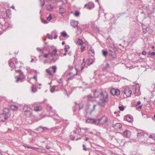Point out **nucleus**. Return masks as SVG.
I'll use <instances>...</instances> for the list:
<instances>
[{
  "mask_svg": "<svg viewBox=\"0 0 155 155\" xmlns=\"http://www.w3.org/2000/svg\"><path fill=\"white\" fill-rule=\"evenodd\" d=\"M94 95L95 98H100V101L97 103L99 106L104 107L108 101V94L105 92H103L95 90L94 93Z\"/></svg>",
  "mask_w": 155,
  "mask_h": 155,
  "instance_id": "1",
  "label": "nucleus"
},
{
  "mask_svg": "<svg viewBox=\"0 0 155 155\" xmlns=\"http://www.w3.org/2000/svg\"><path fill=\"white\" fill-rule=\"evenodd\" d=\"M98 106L97 104H94L93 103H88L86 106L85 111L87 114H91L95 109L96 106Z\"/></svg>",
  "mask_w": 155,
  "mask_h": 155,
  "instance_id": "2",
  "label": "nucleus"
},
{
  "mask_svg": "<svg viewBox=\"0 0 155 155\" xmlns=\"http://www.w3.org/2000/svg\"><path fill=\"white\" fill-rule=\"evenodd\" d=\"M107 117L105 115L102 116L101 118L97 119L96 121L95 122L96 124L97 125L99 124H100L103 125L107 123Z\"/></svg>",
  "mask_w": 155,
  "mask_h": 155,
  "instance_id": "3",
  "label": "nucleus"
},
{
  "mask_svg": "<svg viewBox=\"0 0 155 155\" xmlns=\"http://www.w3.org/2000/svg\"><path fill=\"white\" fill-rule=\"evenodd\" d=\"M32 106L34 107V110L36 112L41 111L42 109L41 106L39 105L38 103H35L32 104Z\"/></svg>",
  "mask_w": 155,
  "mask_h": 155,
  "instance_id": "4",
  "label": "nucleus"
},
{
  "mask_svg": "<svg viewBox=\"0 0 155 155\" xmlns=\"http://www.w3.org/2000/svg\"><path fill=\"white\" fill-rule=\"evenodd\" d=\"M10 117L8 115H7L5 113L0 114V121L4 122L7 120Z\"/></svg>",
  "mask_w": 155,
  "mask_h": 155,
  "instance_id": "5",
  "label": "nucleus"
},
{
  "mask_svg": "<svg viewBox=\"0 0 155 155\" xmlns=\"http://www.w3.org/2000/svg\"><path fill=\"white\" fill-rule=\"evenodd\" d=\"M124 93L127 97H129L131 95L132 91L129 88L125 87L124 90Z\"/></svg>",
  "mask_w": 155,
  "mask_h": 155,
  "instance_id": "6",
  "label": "nucleus"
},
{
  "mask_svg": "<svg viewBox=\"0 0 155 155\" xmlns=\"http://www.w3.org/2000/svg\"><path fill=\"white\" fill-rule=\"evenodd\" d=\"M8 11H9L8 10H6L5 12H1L0 13V19L2 18V20H4V19L6 18L7 16L9 17V16L7 14V12Z\"/></svg>",
  "mask_w": 155,
  "mask_h": 155,
  "instance_id": "7",
  "label": "nucleus"
},
{
  "mask_svg": "<svg viewBox=\"0 0 155 155\" xmlns=\"http://www.w3.org/2000/svg\"><path fill=\"white\" fill-rule=\"evenodd\" d=\"M122 126V125L120 123L113 124H112V127L117 130L120 129Z\"/></svg>",
  "mask_w": 155,
  "mask_h": 155,
  "instance_id": "8",
  "label": "nucleus"
},
{
  "mask_svg": "<svg viewBox=\"0 0 155 155\" xmlns=\"http://www.w3.org/2000/svg\"><path fill=\"white\" fill-rule=\"evenodd\" d=\"M77 132L75 130H74L73 132L71 133L70 135V138L72 140L75 139V137L77 136Z\"/></svg>",
  "mask_w": 155,
  "mask_h": 155,
  "instance_id": "9",
  "label": "nucleus"
},
{
  "mask_svg": "<svg viewBox=\"0 0 155 155\" xmlns=\"http://www.w3.org/2000/svg\"><path fill=\"white\" fill-rule=\"evenodd\" d=\"M64 124L62 123L61 124V126L60 127H59L58 126V127H57L56 128V129H59V128L62 129V130L61 132H62V133H63V134L64 133V130H65V129L67 127V125L68 124V123H66V124H65L64 123Z\"/></svg>",
  "mask_w": 155,
  "mask_h": 155,
  "instance_id": "10",
  "label": "nucleus"
},
{
  "mask_svg": "<svg viewBox=\"0 0 155 155\" xmlns=\"http://www.w3.org/2000/svg\"><path fill=\"white\" fill-rule=\"evenodd\" d=\"M20 76H17L15 77L16 79V82H18L20 80L23 79L25 78V76L23 74L22 72V73L20 74Z\"/></svg>",
  "mask_w": 155,
  "mask_h": 155,
  "instance_id": "11",
  "label": "nucleus"
},
{
  "mask_svg": "<svg viewBox=\"0 0 155 155\" xmlns=\"http://www.w3.org/2000/svg\"><path fill=\"white\" fill-rule=\"evenodd\" d=\"M88 54L92 56H94V49L91 47L88 48L87 49Z\"/></svg>",
  "mask_w": 155,
  "mask_h": 155,
  "instance_id": "12",
  "label": "nucleus"
},
{
  "mask_svg": "<svg viewBox=\"0 0 155 155\" xmlns=\"http://www.w3.org/2000/svg\"><path fill=\"white\" fill-rule=\"evenodd\" d=\"M77 74V72L76 73V74H73L72 73H70L68 74L66 76L68 80H71L73 79L74 76L76 75Z\"/></svg>",
  "mask_w": 155,
  "mask_h": 155,
  "instance_id": "13",
  "label": "nucleus"
},
{
  "mask_svg": "<svg viewBox=\"0 0 155 155\" xmlns=\"http://www.w3.org/2000/svg\"><path fill=\"white\" fill-rule=\"evenodd\" d=\"M97 119H95L92 118H88L86 120V122L87 123H90L91 124H93L95 125H97L95 123V122H96Z\"/></svg>",
  "mask_w": 155,
  "mask_h": 155,
  "instance_id": "14",
  "label": "nucleus"
},
{
  "mask_svg": "<svg viewBox=\"0 0 155 155\" xmlns=\"http://www.w3.org/2000/svg\"><path fill=\"white\" fill-rule=\"evenodd\" d=\"M130 135V130H126L123 133V135L127 137H129Z\"/></svg>",
  "mask_w": 155,
  "mask_h": 155,
  "instance_id": "15",
  "label": "nucleus"
},
{
  "mask_svg": "<svg viewBox=\"0 0 155 155\" xmlns=\"http://www.w3.org/2000/svg\"><path fill=\"white\" fill-rule=\"evenodd\" d=\"M32 110L24 112V115L27 117H30L32 114Z\"/></svg>",
  "mask_w": 155,
  "mask_h": 155,
  "instance_id": "16",
  "label": "nucleus"
},
{
  "mask_svg": "<svg viewBox=\"0 0 155 155\" xmlns=\"http://www.w3.org/2000/svg\"><path fill=\"white\" fill-rule=\"evenodd\" d=\"M70 24L74 27H76L78 25V21L74 20H71L70 22Z\"/></svg>",
  "mask_w": 155,
  "mask_h": 155,
  "instance_id": "17",
  "label": "nucleus"
},
{
  "mask_svg": "<svg viewBox=\"0 0 155 155\" xmlns=\"http://www.w3.org/2000/svg\"><path fill=\"white\" fill-rule=\"evenodd\" d=\"M126 120L129 122H131L133 121V117L131 116L128 115L126 116Z\"/></svg>",
  "mask_w": 155,
  "mask_h": 155,
  "instance_id": "18",
  "label": "nucleus"
},
{
  "mask_svg": "<svg viewBox=\"0 0 155 155\" xmlns=\"http://www.w3.org/2000/svg\"><path fill=\"white\" fill-rule=\"evenodd\" d=\"M4 113L7 115H8L9 116H10V113L9 112V109L8 108H5L3 109Z\"/></svg>",
  "mask_w": 155,
  "mask_h": 155,
  "instance_id": "19",
  "label": "nucleus"
},
{
  "mask_svg": "<svg viewBox=\"0 0 155 155\" xmlns=\"http://www.w3.org/2000/svg\"><path fill=\"white\" fill-rule=\"evenodd\" d=\"M31 110L32 109H31L30 107L28 106L27 105H25L23 108V110L24 112L28 110Z\"/></svg>",
  "mask_w": 155,
  "mask_h": 155,
  "instance_id": "20",
  "label": "nucleus"
},
{
  "mask_svg": "<svg viewBox=\"0 0 155 155\" xmlns=\"http://www.w3.org/2000/svg\"><path fill=\"white\" fill-rule=\"evenodd\" d=\"M65 9L63 8H60L59 10V13L62 16H63V14L65 12Z\"/></svg>",
  "mask_w": 155,
  "mask_h": 155,
  "instance_id": "21",
  "label": "nucleus"
},
{
  "mask_svg": "<svg viewBox=\"0 0 155 155\" xmlns=\"http://www.w3.org/2000/svg\"><path fill=\"white\" fill-rule=\"evenodd\" d=\"M75 107H77V108H79V110H80L81 109H82L83 107V105L82 104H77L76 102L75 103Z\"/></svg>",
  "mask_w": 155,
  "mask_h": 155,
  "instance_id": "22",
  "label": "nucleus"
},
{
  "mask_svg": "<svg viewBox=\"0 0 155 155\" xmlns=\"http://www.w3.org/2000/svg\"><path fill=\"white\" fill-rule=\"evenodd\" d=\"M117 58V56L115 54H109V59L110 60H114L116 59Z\"/></svg>",
  "mask_w": 155,
  "mask_h": 155,
  "instance_id": "23",
  "label": "nucleus"
},
{
  "mask_svg": "<svg viewBox=\"0 0 155 155\" xmlns=\"http://www.w3.org/2000/svg\"><path fill=\"white\" fill-rule=\"evenodd\" d=\"M11 109L13 110H17L18 109V107L14 105H11L10 106Z\"/></svg>",
  "mask_w": 155,
  "mask_h": 155,
  "instance_id": "24",
  "label": "nucleus"
},
{
  "mask_svg": "<svg viewBox=\"0 0 155 155\" xmlns=\"http://www.w3.org/2000/svg\"><path fill=\"white\" fill-rule=\"evenodd\" d=\"M57 52V50L56 49H54L51 54V56H53V55H54V56H55L56 55V53Z\"/></svg>",
  "mask_w": 155,
  "mask_h": 155,
  "instance_id": "25",
  "label": "nucleus"
},
{
  "mask_svg": "<svg viewBox=\"0 0 155 155\" xmlns=\"http://www.w3.org/2000/svg\"><path fill=\"white\" fill-rule=\"evenodd\" d=\"M115 91L114 95H116L117 96H118L120 94V90L118 89H115Z\"/></svg>",
  "mask_w": 155,
  "mask_h": 155,
  "instance_id": "26",
  "label": "nucleus"
},
{
  "mask_svg": "<svg viewBox=\"0 0 155 155\" xmlns=\"http://www.w3.org/2000/svg\"><path fill=\"white\" fill-rule=\"evenodd\" d=\"M46 108L48 110H49L50 111H52V107L50 105H47Z\"/></svg>",
  "mask_w": 155,
  "mask_h": 155,
  "instance_id": "27",
  "label": "nucleus"
},
{
  "mask_svg": "<svg viewBox=\"0 0 155 155\" xmlns=\"http://www.w3.org/2000/svg\"><path fill=\"white\" fill-rule=\"evenodd\" d=\"M93 60L91 58H89L88 60L87 61V64L88 65H90L91 64H92L93 63Z\"/></svg>",
  "mask_w": 155,
  "mask_h": 155,
  "instance_id": "28",
  "label": "nucleus"
},
{
  "mask_svg": "<svg viewBox=\"0 0 155 155\" xmlns=\"http://www.w3.org/2000/svg\"><path fill=\"white\" fill-rule=\"evenodd\" d=\"M77 44L79 45H82V44H83V41L81 39H78L77 41Z\"/></svg>",
  "mask_w": 155,
  "mask_h": 155,
  "instance_id": "29",
  "label": "nucleus"
},
{
  "mask_svg": "<svg viewBox=\"0 0 155 155\" xmlns=\"http://www.w3.org/2000/svg\"><path fill=\"white\" fill-rule=\"evenodd\" d=\"M144 133L143 132V131H141L140 132H139L137 133V136L138 137L142 136H144Z\"/></svg>",
  "mask_w": 155,
  "mask_h": 155,
  "instance_id": "30",
  "label": "nucleus"
},
{
  "mask_svg": "<svg viewBox=\"0 0 155 155\" xmlns=\"http://www.w3.org/2000/svg\"><path fill=\"white\" fill-rule=\"evenodd\" d=\"M35 130L37 131H39L40 132H42V127L39 126L38 127L36 128Z\"/></svg>",
  "mask_w": 155,
  "mask_h": 155,
  "instance_id": "31",
  "label": "nucleus"
},
{
  "mask_svg": "<svg viewBox=\"0 0 155 155\" xmlns=\"http://www.w3.org/2000/svg\"><path fill=\"white\" fill-rule=\"evenodd\" d=\"M115 89L114 88H112L110 91V92L111 94L113 95H114V94L115 93Z\"/></svg>",
  "mask_w": 155,
  "mask_h": 155,
  "instance_id": "32",
  "label": "nucleus"
},
{
  "mask_svg": "<svg viewBox=\"0 0 155 155\" xmlns=\"http://www.w3.org/2000/svg\"><path fill=\"white\" fill-rule=\"evenodd\" d=\"M85 46L83 44H82V45L81 46V52H82L85 50Z\"/></svg>",
  "mask_w": 155,
  "mask_h": 155,
  "instance_id": "33",
  "label": "nucleus"
},
{
  "mask_svg": "<svg viewBox=\"0 0 155 155\" xmlns=\"http://www.w3.org/2000/svg\"><path fill=\"white\" fill-rule=\"evenodd\" d=\"M61 34L64 37H65L67 36V34L65 31H63L61 32Z\"/></svg>",
  "mask_w": 155,
  "mask_h": 155,
  "instance_id": "34",
  "label": "nucleus"
},
{
  "mask_svg": "<svg viewBox=\"0 0 155 155\" xmlns=\"http://www.w3.org/2000/svg\"><path fill=\"white\" fill-rule=\"evenodd\" d=\"M46 71L48 73L50 76H51L52 75V74L51 73V71L49 69H47L46 70Z\"/></svg>",
  "mask_w": 155,
  "mask_h": 155,
  "instance_id": "35",
  "label": "nucleus"
},
{
  "mask_svg": "<svg viewBox=\"0 0 155 155\" xmlns=\"http://www.w3.org/2000/svg\"><path fill=\"white\" fill-rule=\"evenodd\" d=\"M108 54V51L107 50L103 51V55L105 57H106Z\"/></svg>",
  "mask_w": 155,
  "mask_h": 155,
  "instance_id": "36",
  "label": "nucleus"
},
{
  "mask_svg": "<svg viewBox=\"0 0 155 155\" xmlns=\"http://www.w3.org/2000/svg\"><path fill=\"white\" fill-rule=\"evenodd\" d=\"M6 28H8L10 26V24L9 22H5L4 25Z\"/></svg>",
  "mask_w": 155,
  "mask_h": 155,
  "instance_id": "37",
  "label": "nucleus"
},
{
  "mask_svg": "<svg viewBox=\"0 0 155 155\" xmlns=\"http://www.w3.org/2000/svg\"><path fill=\"white\" fill-rule=\"evenodd\" d=\"M52 68L53 70V71L54 73H55L56 72V70L57 69V68L56 66H52L51 67Z\"/></svg>",
  "mask_w": 155,
  "mask_h": 155,
  "instance_id": "38",
  "label": "nucleus"
},
{
  "mask_svg": "<svg viewBox=\"0 0 155 155\" xmlns=\"http://www.w3.org/2000/svg\"><path fill=\"white\" fill-rule=\"evenodd\" d=\"M150 137L152 138L155 140V134H151L150 135Z\"/></svg>",
  "mask_w": 155,
  "mask_h": 155,
  "instance_id": "39",
  "label": "nucleus"
},
{
  "mask_svg": "<svg viewBox=\"0 0 155 155\" xmlns=\"http://www.w3.org/2000/svg\"><path fill=\"white\" fill-rule=\"evenodd\" d=\"M69 48V47L68 45H66L65 46V47L64 48V50L65 52H67L68 51V49Z\"/></svg>",
  "mask_w": 155,
  "mask_h": 155,
  "instance_id": "40",
  "label": "nucleus"
},
{
  "mask_svg": "<svg viewBox=\"0 0 155 155\" xmlns=\"http://www.w3.org/2000/svg\"><path fill=\"white\" fill-rule=\"evenodd\" d=\"M51 19H52V17H51V14H50L48 16L47 18V20H48V21H50Z\"/></svg>",
  "mask_w": 155,
  "mask_h": 155,
  "instance_id": "41",
  "label": "nucleus"
},
{
  "mask_svg": "<svg viewBox=\"0 0 155 155\" xmlns=\"http://www.w3.org/2000/svg\"><path fill=\"white\" fill-rule=\"evenodd\" d=\"M28 148H29V149H33V150H36L37 149H38V148H36L35 147H31V146H29L28 147Z\"/></svg>",
  "mask_w": 155,
  "mask_h": 155,
  "instance_id": "42",
  "label": "nucleus"
},
{
  "mask_svg": "<svg viewBox=\"0 0 155 155\" xmlns=\"http://www.w3.org/2000/svg\"><path fill=\"white\" fill-rule=\"evenodd\" d=\"M55 86H53L50 89V91L51 92L53 93L54 92Z\"/></svg>",
  "mask_w": 155,
  "mask_h": 155,
  "instance_id": "43",
  "label": "nucleus"
},
{
  "mask_svg": "<svg viewBox=\"0 0 155 155\" xmlns=\"http://www.w3.org/2000/svg\"><path fill=\"white\" fill-rule=\"evenodd\" d=\"M80 15V13L78 11H77L75 12L74 15L76 16H78Z\"/></svg>",
  "mask_w": 155,
  "mask_h": 155,
  "instance_id": "44",
  "label": "nucleus"
},
{
  "mask_svg": "<svg viewBox=\"0 0 155 155\" xmlns=\"http://www.w3.org/2000/svg\"><path fill=\"white\" fill-rule=\"evenodd\" d=\"M9 65L11 67H13L15 66L14 63L13 62H10L9 64Z\"/></svg>",
  "mask_w": 155,
  "mask_h": 155,
  "instance_id": "45",
  "label": "nucleus"
},
{
  "mask_svg": "<svg viewBox=\"0 0 155 155\" xmlns=\"http://www.w3.org/2000/svg\"><path fill=\"white\" fill-rule=\"evenodd\" d=\"M74 107H73V111L74 112H76L77 111V110H78V108H77V107H74Z\"/></svg>",
  "mask_w": 155,
  "mask_h": 155,
  "instance_id": "46",
  "label": "nucleus"
},
{
  "mask_svg": "<svg viewBox=\"0 0 155 155\" xmlns=\"http://www.w3.org/2000/svg\"><path fill=\"white\" fill-rule=\"evenodd\" d=\"M119 109L121 111H123L124 110V108L123 106H120L119 107Z\"/></svg>",
  "mask_w": 155,
  "mask_h": 155,
  "instance_id": "47",
  "label": "nucleus"
},
{
  "mask_svg": "<svg viewBox=\"0 0 155 155\" xmlns=\"http://www.w3.org/2000/svg\"><path fill=\"white\" fill-rule=\"evenodd\" d=\"M84 63H83L81 64V70L82 71L84 68Z\"/></svg>",
  "mask_w": 155,
  "mask_h": 155,
  "instance_id": "48",
  "label": "nucleus"
},
{
  "mask_svg": "<svg viewBox=\"0 0 155 155\" xmlns=\"http://www.w3.org/2000/svg\"><path fill=\"white\" fill-rule=\"evenodd\" d=\"M84 140L85 141H87L89 143H90V139L89 138H88V137H85L84 139Z\"/></svg>",
  "mask_w": 155,
  "mask_h": 155,
  "instance_id": "49",
  "label": "nucleus"
},
{
  "mask_svg": "<svg viewBox=\"0 0 155 155\" xmlns=\"http://www.w3.org/2000/svg\"><path fill=\"white\" fill-rule=\"evenodd\" d=\"M81 129L82 130H85L86 131H88V130H89V129L87 128H81Z\"/></svg>",
  "mask_w": 155,
  "mask_h": 155,
  "instance_id": "50",
  "label": "nucleus"
},
{
  "mask_svg": "<svg viewBox=\"0 0 155 155\" xmlns=\"http://www.w3.org/2000/svg\"><path fill=\"white\" fill-rule=\"evenodd\" d=\"M83 150H84L87 151V148H86L84 144H83L82 145Z\"/></svg>",
  "mask_w": 155,
  "mask_h": 155,
  "instance_id": "51",
  "label": "nucleus"
},
{
  "mask_svg": "<svg viewBox=\"0 0 155 155\" xmlns=\"http://www.w3.org/2000/svg\"><path fill=\"white\" fill-rule=\"evenodd\" d=\"M41 22L45 24H47L48 23L47 21L45 20L44 19H42L41 20Z\"/></svg>",
  "mask_w": 155,
  "mask_h": 155,
  "instance_id": "52",
  "label": "nucleus"
},
{
  "mask_svg": "<svg viewBox=\"0 0 155 155\" xmlns=\"http://www.w3.org/2000/svg\"><path fill=\"white\" fill-rule=\"evenodd\" d=\"M62 81L61 78H60L58 80V83H61L62 82Z\"/></svg>",
  "mask_w": 155,
  "mask_h": 155,
  "instance_id": "53",
  "label": "nucleus"
},
{
  "mask_svg": "<svg viewBox=\"0 0 155 155\" xmlns=\"http://www.w3.org/2000/svg\"><path fill=\"white\" fill-rule=\"evenodd\" d=\"M37 75L36 74V75H35L33 77L31 78H33L35 80H37Z\"/></svg>",
  "mask_w": 155,
  "mask_h": 155,
  "instance_id": "54",
  "label": "nucleus"
},
{
  "mask_svg": "<svg viewBox=\"0 0 155 155\" xmlns=\"http://www.w3.org/2000/svg\"><path fill=\"white\" fill-rule=\"evenodd\" d=\"M37 50L39 52H41L42 51V48H37Z\"/></svg>",
  "mask_w": 155,
  "mask_h": 155,
  "instance_id": "55",
  "label": "nucleus"
},
{
  "mask_svg": "<svg viewBox=\"0 0 155 155\" xmlns=\"http://www.w3.org/2000/svg\"><path fill=\"white\" fill-rule=\"evenodd\" d=\"M36 89L33 86L32 87V92H35L36 91Z\"/></svg>",
  "mask_w": 155,
  "mask_h": 155,
  "instance_id": "56",
  "label": "nucleus"
},
{
  "mask_svg": "<svg viewBox=\"0 0 155 155\" xmlns=\"http://www.w3.org/2000/svg\"><path fill=\"white\" fill-rule=\"evenodd\" d=\"M142 30L143 31V32L144 34H145L147 32V30L146 28L144 29V28H143Z\"/></svg>",
  "mask_w": 155,
  "mask_h": 155,
  "instance_id": "57",
  "label": "nucleus"
},
{
  "mask_svg": "<svg viewBox=\"0 0 155 155\" xmlns=\"http://www.w3.org/2000/svg\"><path fill=\"white\" fill-rule=\"evenodd\" d=\"M16 72H18L19 74L21 73H22V72L21 71L19 70H16Z\"/></svg>",
  "mask_w": 155,
  "mask_h": 155,
  "instance_id": "58",
  "label": "nucleus"
},
{
  "mask_svg": "<svg viewBox=\"0 0 155 155\" xmlns=\"http://www.w3.org/2000/svg\"><path fill=\"white\" fill-rule=\"evenodd\" d=\"M87 98L88 99H90L92 98V96L91 94H89L87 96Z\"/></svg>",
  "mask_w": 155,
  "mask_h": 155,
  "instance_id": "59",
  "label": "nucleus"
},
{
  "mask_svg": "<svg viewBox=\"0 0 155 155\" xmlns=\"http://www.w3.org/2000/svg\"><path fill=\"white\" fill-rule=\"evenodd\" d=\"M45 4V2L44 1H42L41 2V6H43Z\"/></svg>",
  "mask_w": 155,
  "mask_h": 155,
  "instance_id": "60",
  "label": "nucleus"
},
{
  "mask_svg": "<svg viewBox=\"0 0 155 155\" xmlns=\"http://www.w3.org/2000/svg\"><path fill=\"white\" fill-rule=\"evenodd\" d=\"M47 129V128L46 127H42V132H43L44 131H45Z\"/></svg>",
  "mask_w": 155,
  "mask_h": 155,
  "instance_id": "61",
  "label": "nucleus"
},
{
  "mask_svg": "<svg viewBox=\"0 0 155 155\" xmlns=\"http://www.w3.org/2000/svg\"><path fill=\"white\" fill-rule=\"evenodd\" d=\"M64 4H66L67 2V0H61Z\"/></svg>",
  "mask_w": 155,
  "mask_h": 155,
  "instance_id": "62",
  "label": "nucleus"
},
{
  "mask_svg": "<svg viewBox=\"0 0 155 155\" xmlns=\"http://www.w3.org/2000/svg\"><path fill=\"white\" fill-rule=\"evenodd\" d=\"M146 52L145 51H143L142 52V54L143 55H145L146 54Z\"/></svg>",
  "mask_w": 155,
  "mask_h": 155,
  "instance_id": "63",
  "label": "nucleus"
},
{
  "mask_svg": "<svg viewBox=\"0 0 155 155\" xmlns=\"http://www.w3.org/2000/svg\"><path fill=\"white\" fill-rule=\"evenodd\" d=\"M151 56H153V55H155V52H152L151 53Z\"/></svg>",
  "mask_w": 155,
  "mask_h": 155,
  "instance_id": "64",
  "label": "nucleus"
}]
</instances>
